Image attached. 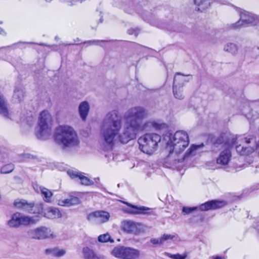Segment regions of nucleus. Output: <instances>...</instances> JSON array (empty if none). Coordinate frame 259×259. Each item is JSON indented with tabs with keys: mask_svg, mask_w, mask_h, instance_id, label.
Segmentation results:
<instances>
[{
	"mask_svg": "<svg viewBox=\"0 0 259 259\" xmlns=\"http://www.w3.org/2000/svg\"><path fill=\"white\" fill-rule=\"evenodd\" d=\"M14 165L12 163L5 164L1 167V173L3 174H9L14 170Z\"/></svg>",
	"mask_w": 259,
	"mask_h": 259,
	"instance_id": "2f4dec72",
	"label": "nucleus"
},
{
	"mask_svg": "<svg viewBox=\"0 0 259 259\" xmlns=\"http://www.w3.org/2000/svg\"><path fill=\"white\" fill-rule=\"evenodd\" d=\"M80 181V184L84 186H91L94 184V182L92 180L88 178L87 177L84 176L82 172L78 181Z\"/></svg>",
	"mask_w": 259,
	"mask_h": 259,
	"instance_id": "c85d7f7f",
	"label": "nucleus"
},
{
	"mask_svg": "<svg viewBox=\"0 0 259 259\" xmlns=\"http://www.w3.org/2000/svg\"><path fill=\"white\" fill-rule=\"evenodd\" d=\"M139 256L140 251L138 249L124 246V259H136Z\"/></svg>",
	"mask_w": 259,
	"mask_h": 259,
	"instance_id": "6ab92c4d",
	"label": "nucleus"
},
{
	"mask_svg": "<svg viewBox=\"0 0 259 259\" xmlns=\"http://www.w3.org/2000/svg\"><path fill=\"white\" fill-rule=\"evenodd\" d=\"M23 158L24 160L28 161L30 159H34V157L30 154L26 153L23 155Z\"/></svg>",
	"mask_w": 259,
	"mask_h": 259,
	"instance_id": "79ce46f5",
	"label": "nucleus"
},
{
	"mask_svg": "<svg viewBox=\"0 0 259 259\" xmlns=\"http://www.w3.org/2000/svg\"><path fill=\"white\" fill-rule=\"evenodd\" d=\"M40 46H46L45 44H44V43H41V44H39Z\"/></svg>",
	"mask_w": 259,
	"mask_h": 259,
	"instance_id": "8fccbe9b",
	"label": "nucleus"
},
{
	"mask_svg": "<svg viewBox=\"0 0 259 259\" xmlns=\"http://www.w3.org/2000/svg\"><path fill=\"white\" fill-rule=\"evenodd\" d=\"M39 221L37 216L28 217L22 215L20 213V226H28L31 224H35Z\"/></svg>",
	"mask_w": 259,
	"mask_h": 259,
	"instance_id": "a211bd4d",
	"label": "nucleus"
},
{
	"mask_svg": "<svg viewBox=\"0 0 259 259\" xmlns=\"http://www.w3.org/2000/svg\"><path fill=\"white\" fill-rule=\"evenodd\" d=\"M226 205L224 201L218 200H211L201 204L198 207H183L182 209V213L184 215L189 214L193 211L198 209L201 211H207L209 210H214L220 208Z\"/></svg>",
	"mask_w": 259,
	"mask_h": 259,
	"instance_id": "423d86ee",
	"label": "nucleus"
},
{
	"mask_svg": "<svg viewBox=\"0 0 259 259\" xmlns=\"http://www.w3.org/2000/svg\"><path fill=\"white\" fill-rule=\"evenodd\" d=\"M98 240L99 242L102 243H105L108 241L111 243L114 242L113 239L111 238L109 233L100 235L99 236Z\"/></svg>",
	"mask_w": 259,
	"mask_h": 259,
	"instance_id": "473e14b6",
	"label": "nucleus"
},
{
	"mask_svg": "<svg viewBox=\"0 0 259 259\" xmlns=\"http://www.w3.org/2000/svg\"><path fill=\"white\" fill-rule=\"evenodd\" d=\"M257 15L248 12L243 11L240 13V19L236 23L231 24L229 27L231 29L236 30L248 26L253 25Z\"/></svg>",
	"mask_w": 259,
	"mask_h": 259,
	"instance_id": "6e6552de",
	"label": "nucleus"
},
{
	"mask_svg": "<svg viewBox=\"0 0 259 259\" xmlns=\"http://www.w3.org/2000/svg\"><path fill=\"white\" fill-rule=\"evenodd\" d=\"M54 139L56 143L63 150L77 147L80 144L76 132L68 125H60L57 127Z\"/></svg>",
	"mask_w": 259,
	"mask_h": 259,
	"instance_id": "7ed1b4c3",
	"label": "nucleus"
},
{
	"mask_svg": "<svg viewBox=\"0 0 259 259\" xmlns=\"http://www.w3.org/2000/svg\"><path fill=\"white\" fill-rule=\"evenodd\" d=\"M173 93L177 99H182L184 98L181 88L173 87Z\"/></svg>",
	"mask_w": 259,
	"mask_h": 259,
	"instance_id": "72a5a7b5",
	"label": "nucleus"
},
{
	"mask_svg": "<svg viewBox=\"0 0 259 259\" xmlns=\"http://www.w3.org/2000/svg\"><path fill=\"white\" fill-rule=\"evenodd\" d=\"M27 235L29 238L37 240L53 239L56 237V235L50 228L44 226L28 230Z\"/></svg>",
	"mask_w": 259,
	"mask_h": 259,
	"instance_id": "0eeeda50",
	"label": "nucleus"
},
{
	"mask_svg": "<svg viewBox=\"0 0 259 259\" xmlns=\"http://www.w3.org/2000/svg\"><path fill=\"white\" fill-rule=\"evenodd\" d=\"M0 34L4 36H5L7 33L3 29L0 28Z\"/></svg>",
	"mask_w": 259,
	"mask_h": 259,
	"instance_id": "49530a36",
	"label": "nucleus"
},
{
	"mask_svg": "<svg viewBox=\"0 0 259 259\" xmlns=\"http://www.w3.org/2000/svg\"><path fill=\"white\" fill-rule=\"evenodd\" d=\"M0 114L9 118V113L7 107V103L3 96L0 95Z\"/></svg>",
	"mask_w": 259,
	"mask_h": 259,
	"instance_id": "4be33fe9",
	"label": "nucleus"
},
{
	"mask_svg": "<svg viewBox=\"0 0 259 259\" xmlns=\"http://www.w3.org/2000/svg\"><path fill=\"white\" fill-rule=\"evenodd\" d=\"M167 140L166 149L169 154L165 159L164 165L165 167L175 169L179 163H182L185 158L195 154V151L198 148L203 147V144L199 145H192L188 149L184 155L182 153L189 145V139L188 134L184 131H179L174 134H169L164 137Z\"/></svg>",
	"mask_w": 259,
	"mask_h": 259,
	"instance_id": "f03ea898",
	"label": "nucleus"
},
{
	"mask_svg": "<svg viewBox=\"0 0 259 259\" xmlns=\"http://www.w3.org/2000/svg\"><path fill=\"white\" fill-rule=\"evenodd\" d=\"M110 215L107 211L104 210H97L90 213L88 217V220L92 223L102 224L107 222Z\"/></svg>",
	"mask_w": 259,
	"mask_h": 259,
	"instance_id": "9d476101",
	"label": "nucleus"
},
{
	"mask_svg": "<svg viewBox=\"0 0 259 259\" xmlns=\"http://www.w3.org/2000/svg\"><path fill=\"white\" fill-rule=\"evenodd\" d=\"M231 148H227L223 150L220 154L217 159V163L222 165H227L231 157Z\"/></svg>",
	"mask_w": 259,
	"mask_h": 259,
	"instance_id": "2eb2a0df",
	"label": "nucleus"
},
{
	"mask_svg": "<svg viewBox=\"0 0 259 259\" xmlns=\"http://www.w3.org/2000/svg\"><path fill=\"white\" fill-rule=\"evenodd\" d=\"M52 0H46L47 2H50Z\"/></svg>",
	"mask_w": 259,
	"mask_h": 259,
	"instance_id": "864d4df0",
	"label": "nucleus"
},
{
	"mask_svg": "<svg viewBox=\"0 0 259 259\" xmlns=\"http://www.w3.org/2000/svg\"><path fill=\"white\" fill-rule=\"evenodd\" d=\"M45 253L52 256L61 257L65 255L66 251L64 249H60L58 248H48L46 249Z\"/></svg>",
	"mask_w": 259,
	"mask_h": 259,
	"instance_id": "b1692460",
	"label": "nucleus"
},
{
	"mask_svg": "<svg viewBox=\"0 0 259 259\" xmlns=\"http://www.w3.org/2000/svg\"><path fill=\"white\" fill-rule=\"evenodd\" d=\"M255 19L253 26H255L256 29H259V16H257Z\"/></svg>",
	"mask_w": 259,
	"mask_h": 259,
	"instance_id": "37998d69",
	"label": "nucleus"
},
{
	"mask_svg": "<svg viewBox=\"0 0 259 259\" xmlns=\"http://www.w3.org/2000/svg\"><path fill=\"white\" fill-rule=\"evenodd\" d=\"M111 254L115 257L124 259V246H117L114 248L111 251Z\"/></svg>",
	"mask_w": 259,
	"mask_h": 259,
	"instance_id": "cd10ccee",
	"label": "nucleus"
},
{
	"mask_svg": "<svg viewBox=\"0 0 259 259\" xmlns=\"http://www.w3.org/2000/svg\"><path fill=\"white\" fill-rule=\"evenodd\" d=\"M253 52L256 54V56L259 55V47H254L252 49Z\"/></svg>",
	"mask_w": 259,
	"mask_h": 259,
	"instance_id": "c03bdc74",
	"label": "nucleus"
},
{
	"mask_svg": "<svg viewBox=\"0 0 259 259\" xmlns=\"http://www.w3.org/2000/svg\"><path fill=\"white\" fill-rule=\"evenodd\" d=\"M104 40H89L87 41H84L83 42L84 44H88V45H99L100 42H103Z\"/></svg>",
	"mask_w": 259,
	"mask_h": 259,
	"instance_id": "58836bf2",
	"label": "nucleus"
},
{
	"mask_svg": "<svg viewBox=\"0 0 259 259\" xmlns=\"http://www.w3.org/2000/svg\"><path fill=\"white\" fill-rule=\"evenodd\" d=\"M24 97L23 90L19 88H17L14 91L13 96V101L15 103H20L23 100Z\"/></svg>",
	"mask_w": 259,
	"mask_h": 259,
	"instance_id": "393cba45",
	"label": "nucleus"
},
{
	"mask_svg": "<svg viewBox=\"0 0 259 259\" xmlns=\"http://www.w3.org/2000/svg\"><path fill=\"white\" fill-rule=\"evenodd\" d=\"M102 21H103V19H102V18H101L100 19V22L101 23H102Z\"/></svg>",
	"mask_w": 259,
	"mask_h": 259,
	"instance_id": "3c124183",
	"label": "nucleus"
},
{
	"mask_svg": "<svg viewBox=\"0 0 259 259\" xmlns=\"http://www.w3.org/2000/svg\"><path fill=\"white\" fill-rule=\"evenodd\" d=\"M121 229L124 232L138 235L145 231V227L141 223L125 220L121 223Z\"/></svg>",
	"mask_w": 259,
	"mask_h": 259,
	"instance_id": "1a4fd4ad",
	"label": "nucleus"
},
{
	"mask_svg": "<svg viewBox=\"0 0 259 259\" xmlns=\"http://www.w3.org/2000/svg\"><path fill=\"white\" fill-rule=\"evenodd\" d=\"M62 2L66 3L68 6H72L76 5L78 3H82L83 0H61Z\"/></svg>",
	"mask_w": 259,
	"mask_h": 259,
	"instance_id": "e433bc0d",
	"label": "nucleus"
},
{
	"mask_svg": "<svg viewBox=\"0 0 259 259\" xmlns=\"http://www.w3.org/2000/svg\"><path fill=\"white\" fill-rule=\"evenodd\" d=\"M161 136L157 134H146L139 138V149L143 153L152 155L157 150Z\"/></svg>",
	"mask_w": 259,
	"mask_h": 259,
	"instance_id": "39448f33",
	"label": "nucleus"
},
{
	"mask_svg": "<svg viewBox=\"0 0 259 259\" xmlns=\"http://www.w3.org/2000/svg\"><path fill=\"white\" fill-rule=\"evenodd\" d=\"M140 31V30L139 28H131L127 30V33L130 35H134L137 36Z\"/></svg>",
	"mask_w": 259,
	"mask_h": 259,
	"instance_id": "4c0bfd02",
	"label": "nucleus"
},
{
	"mask_svg": "<svg viewBox=\"0 0 259 259\" xmlns=\"http://www.w3.org/2000/svg\"><path fill=\"white\" fill-rule=\"evenodd\" d=\"M224 50L233 55H235L238 52V47L235 44L229 42L224 46Z\"/></svg>",
	"mask_w": 259,
	"mask_h": 259,
	"instance_id": "bb28decb",
	"label": "nucleus"
},
{
	"mask_svg": "<svg viewBox=\"0 0 259 259\" xmlns=\"http://www.w3.org/2000/svg\"><path fill=\"white\" fill-rule=\"evenodd\" d=\"M214 0H194L196 11L203 12L208 9Z\"/></svg>",
	"mask_w": 259,
	"mask_h": 259,
	"instance_id": "dca6fc26",
	"label": "nucleus"
},
{
	"mask_svg": "<svg viewBox=\"0 0 259 259\" xmlns=\"http://www.w3.org/2000/svg\"><path fill=\"white\" fill-rule=\"evenodd\" d=\"M258 189H259V183L254 186V188L253 190H258Z\"/></svg>",
	"mask_w": 259,
	"mask_h": 259,
	"instance_id": "de8ad7c7",
	"label": "nucleus"
},
{
	"mask_svg": "<svg viewBox=\"0 0 259 259\" xmlns=\"http://www.w3.org/2000/svg\"><path fill=\"white\" fill-rule=\"evenodd\" d=\"M148 115V111L142 106L129 108L124 114V128L123 133L120 134L122 127L121 117L117 110L109 112L105 116L101 127L100 134L103 144L107 149L111 150L116 137L122 144L135 139L137 134L144 131L148 123L142 122Z\"/></svg>",
	"mask_w": 259,
	"mask_h": 259,
	"instance_id": "f257e3e1",
	"label": "nucleus"
},
{
	"mask_svg": "<svg viewBox=\"0 0 259 259\" xmlns=\"http://www.w3.org/2000/svg\"><path fill=\"white\" fill-rule=\"evenodd\" d=\"M174 236L169 234H164L161 238L162 242L168 239H172Z\"/></svg>",
	"mask_w": 259,
	"mask_h": 259,
	"instance_id": "a19ab883",
	"label": "nucleus"
},
{
	"mask_svg": "<svg viewBox=\"0 0 259 259\" xmlns=\"http://www.w3.org/2000/svg\"><path fill=\"white\" fill-rule=\"evenodd\" d=\"M164 254L172 259H185L186 255H182L179 253L172 254L170 253L165 252Z\"/></svg>",
	"mask_w": 259,
	"mask_h": 259,
	"instance_id": "c9c22d12",
	"label": "nucleus"
},
{
	"mask_svg": "<svg viewBox=\"0 0 259 259\" xmlns=\"http://www.w3.org/2000/svg\"><path fill=\"white\" fill-rule=\"evenodd\" d=\"M192 79V75L189 74L185 75L181 73H177L174 79L173 87L182 88L185 82H188Z\"/></svg>",
	"mask_w": 259,
	"mask_h": 259,
	"instance_id": "4468645a",
	"label": "nucleus"
},
{
	"mask_svg": "<svg viewBox=\"0 0 259 259\" xmlns=\"http://www.w3.org/2000/svg\"><path fill=\"white\" fill-rule=\"evenodd\" d=\"M52 124V117L50 113L46 110L42 111L39 114L38 125L35 130L37 139L41 140L47 139L51 135Z\"/></svg>",
	"mask_w": 259,
	"mask_h": 259,
	"instance_id": "20e7f679",
	"label": "nucleus"
},
{
	"mask_svg": "<svg viewBox=\"0 0 259 259\" xmlns=\"http://www.w3.org/2000/svg\"><path fill=\"white\" fill-rule=\"evenodd\" d=\"M127 205L130 208H127L125 211L127 213L132 214H142V215H150L151 214L150 210L151 209L148 207L141 206H138L137 205L131 204L129 203L126 202Z\"/></svg>",
	"mask_w": 259,
	"mask_h": 259,
	"instance_id": "9b49d317",
	"label": "nucleus"
},
{
	"mask_svg": "<svg viewBox=\"0 0 259 259\" xmlns=\"http://www.w3.org/2000/svg\"><path fill=\"white\" fill-rule=\"evenodd\" d=\"M45 215L47 218L51 219L59 218L62 216L59 210L57 208H49Z\"/></svg>",
	"mask_w": 259,
	"mask_h": 259,
	"instance_id": "5701e85b",
	"label": "nucleus"
},
{
	"mask_svg": "<svg viewBox=\"0 0 259 259\" xmlns=\"http://www.w3.org/2000/svg\"><path fill=\"white\" fill-rule=\"evenodd\" d=\"M67 174L70 177L71 179H73L75 181H78L79 177L81 174V172L73 169H69L67 170Z\"/></svg>",
	"mask_w": 259,
	"mask_h": 259,
	"instance_id": "c756f323",
	"label": "nucleus"
},
{
	"mask_svg": "<svg viewBox=\"0 0 259 259\" xmlns=\"http://www.w3.org/2000/svg\"><path fill=\"white\" fill-rule=\"evenodd\" d=\"M90 104L87 101L81 102L78 106V112L81 119L85 120L90 110Z\"/></svg>",
	"mask_w": 259,
	"mask_h": 259,
	"instance_id": "f3484780",
	"label": "nucleus"
},
{
	"mask_svg": "<svg viewBox=\"0 0 259 259\" xmlns=\"http://www.w3.org/2000/svg\"><path fill=\"white\" fill-rule=\"evenodd\" d=\"M94 180H95V182H96L97 183H98V182H99V180H100V179H99V178H95V179H94Z\"/></svg>",
	"mask_w": 259,
	"mask_h": 259,
	"instance_id": "09e8293b",
	"label": "nucleus"
},
{
	"mask_svg": "<svg viewBox=\"0 0 259 259\" xmlns=\"http://www.w3.org/2000/svg\"><path fill=\"white\" fill-rule=\"evenodd\" d=\"M27 44H33V42H27Z\"/></svg>",
	"mask_w": 259,
	"mask_h": 259,
	"instance_id": "5fc2aeb1",
	"label": "nucleus"
},
{
	"mask_svg": "<svg viewBox=\"0 0 259 259\" xmlns=\"http://www.w3.org/2000/svg\"><path fill=\"white\" fill-rule=\"evenodd\" d=\"M79 199L75 196H70L68 198L61 201L60 204L62 206H71L77 205L80 203Z\"/></svg>",
	"mask_w": 259,
	"mask_h": 259,
	"instance_id": "412c9836",
	"label": "nucleus"
},
{
	"mask_svg": "<svg viewBox=\"0 0 259 259\" xmlns=\"http://www.w3.org/2000/svg\"><path fill=\"white\" fill-rule=\"evenodd\" d=\"M237 137L229 138L226 134L220 135L215 140L214 144L220 145L224 143V146L227 148H231L236 143Z\"/></svg>",
	"mask_w": 259,
	"mask_h": 259,
	"instance_id": "f8f14e48",
	"label": "nucleus"
},
{
	"mask_svg": "<svg viewBox=\"0 0 259 259\" xmlns=\"http://www.w3.org/2000/svg\"><path fill=\"white\" fill-rule=\"evenodd\" d=\"M210 259H224L222 257L220 256H212L210 257Z\"/></svg>",
	"mask_w": 259,
	"mask_h": 259,
	"instance_id": "a18cd8bd",
	"label": "nucleus"
},
{
	"mask_svg": "<svg viewBox=\"0 0 259 259\" xmlns=\"http://www.w3.org/2000/svg\"><path fill=\"white\" fill-rule=\"evenodd\" d=\"M39 207H40V208H41V210H42V205H41V204H40V205H39Z\"/></svg>",
	"mask_w": 259,
	"mask_h": 259,
	"instance_id": "603ef678",
	"label": "nucleus"
},
{
	"mask_svg": "<svg viewBox=\"0 0 259 259\" xmlns=\"http://www.w3.org/2000/svg\"><path fill=\"white\" fill-rule=\"evenodd\" d=\"M20 213H16L12 215L11 219L8 221V225L11 228H18L20 226Z\"/></svg>",
	"mask_w": 259,
	"mask_h": 259,
	"instance_id": "a878e982",
	"label": "nucleus"
},
{
	"mask_svg": "<svg viewBox=\"0 0 259 259\" xmlns=\"http://www.w3.org/2000/svg\"><path fill=\"white\" fill-rule=\"evenodd\" d=\"M41 193L44 197L45 201L49 202L52 196V193L51 191L46 188H40Z\"/></svg>",
	"mask_w": 259,
	"mask_h": 259,
	"instance_id": "7c9ffc66",
	"label": "nucleus"
},
{
	"mask_svg": "<svg viewBox=\"0 0 259 259\" xmlns=\"http://www.w3.org/2000/svg\"><path fill=\"white\" fill-rule=\"evenodd\" d=\"M15 206L20 209H22L29 213H34L35 212L33 210L34 203L33 202L28 203L27 201L24 199L16 200L14 202Z\"/></svg>",
	"mask_w": 259,
	"mask_h": 259,
	"instance_id": "ddd939ff",
	"label": "nucleus"
},
{
	"mask_svg": "<svg viewBox=\"0 0 259 259\" xmlns=\"http://www.w3.org/2000/svg\"><path fill=\"white\" fill-rule=\"evenodd\" d=\"M82 252L84 259H105L104 256H97L94 250L89 247H83Z\"/></svg>",
	"mask_w": 259,
	"mask_h": 259,
	"instance_id": "aec40b11",
	"label": "nucleus"
},
{
	"mask_svg": "<svg viewBox=\"0 0 259 259\" xmlns=\"http://www.w3.org/2000/svg\"><path fill=\"white\" fill-rule=\"evenodd\" d=\"M151 243L153 244H162L163 242L161 240V238H151L150 240Z\"/></svg>",
	"mask_w": 259,
	"mask_h": 259,
	"instance_id": "ea45409f",
	"label": "nucleus"
},
{
	"mask_svg": "<svg viewBox=\"0 0 259 259\" xmlns=\"http://www.w3.org/2000/svg\"><path fill=\"white\" fill-rule=\"evenodd\" d=\"M151 124L156 130H161L167 127L166 124L156 121L151 122Z\"/></svg>",
	"mask_w": 259,
	"mask_h": 259,
	"instance_id": "f704fd0d",
	"label": "nucleus"
}]
</instances>
